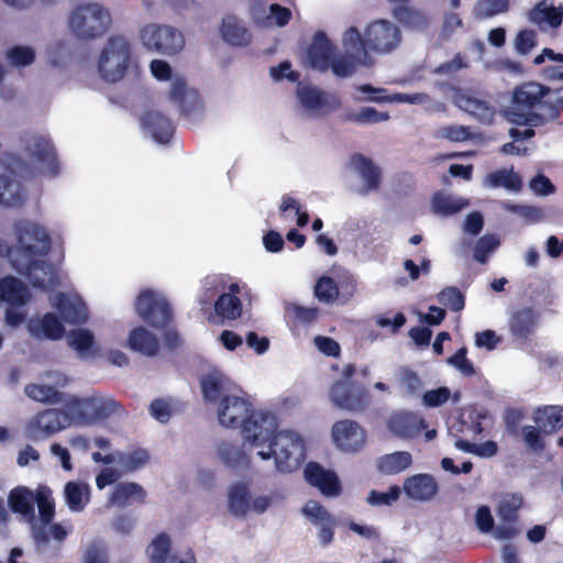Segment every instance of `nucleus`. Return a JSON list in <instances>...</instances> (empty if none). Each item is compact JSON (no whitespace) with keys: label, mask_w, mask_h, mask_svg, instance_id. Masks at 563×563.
<instances>
[{"label":"nucleus","mask_w":563,"mask_h":563,"mask_svg":"<svg viewBox=\"0 0 563 563\" xmlns=\"http://www.w3.org/2000/svg\"><path fill=\"white\" fill-rule=\"evenodd\" d=\"M563 110V88L555 90L537 81L516 86L506 117L514 124L509 135L526 141L536 135L534 128L555 120Z\"/></svg>","instance_id":"1"},{"label":"nucleus","mask_w":563,"mask_h":563,"mask_svg":"<svg viewBox=\"0 0 563 563\" xmlns=\"http://www.w3.org/2000/svg\"><path fill=\"white\" fill-rule=\"evenodd\" d=\"M111 23L109 10L98 3L79 4L68 16L70 32L78 40L85 41L101 37Z\"/></svg>","instance_id":"2"},{"label":"nucleus","mask_w":563,"mask_h":563,"mask_svg":"<svg viewBox=\"0 0 563 563\" xmlns=\"http://www.w3.org/2000/svg\"><path fill=\"white\" fill-rule=\"evenodd\" d=\"M277 500V493L253 496L250 484L244 481L234 482L227 489L228 510L235 518H245L251 514L262 515Z\"/></svg>","instance_id":"3"},{"label":"nucleus","mask_w":563,"mask_h":563,"mask_svg":"<svg viewBox=\"0 0 563 563\" xmlns=\"http://www.w3.org/2000/svg\"><path fill=\"white\" fill-rule=\"evenodd\" d=\"M67 402L73 423L77 426L96 424L120 410L119 404L108 395L93 394L84 398L67 396Z\"/></svg>","instance_id":"4"},{"label":"nucleus","mask_w":563,"mask_h":563,"mask_svg":"<svg viewBox=\"0 0 563 563\" xmlns=\"http://www.w3.org/2000/svg\"><path fill=\"white\" fill-rule=\"evenodd\" d=\"M130 62L131 47L129 42L123 36L113 35L108 38L100 54L98 70L103 80L117 82L124 77Z\"/></svg>","instance_id":"5"},{"label":"nucleus","mask_w":563,"mask_h":563,"mask_svg":"<svg viewBox=\"0 0 563 563\" xmlns=\"http://www.w3.org/2000/svg\"><path fill=\"white\" fill-rule=\"evenodd\" d=\"M342 175L346 180H357L354 191L360 196H367L379 189L382 170L368 156L354 153L343 165Z\"/></svg>","instance_id":"6"},{"label":"nucleus","mask_w":563,"mask_h":563,"mask_svg":"<svg viewBox=\"0 0 563 563\" xmlns=\"http://www.w3.org/2000/svg\"><path fill=\"white\" fill-rule=\"evenodd\" d=\"M67 400L62 408L45 409L31 417L24 426L26 437L45 440L73 426Z\"/></svg>","instance_id":"7"},{"label":"nucleus","mask_w":563,"mask_h":563,"mask_svg":"<svg viewBox=\"0 0 563 563\" xmlns=\"http://www.w3.org/2000/svg\"><path fill=\"white\" fill-rule=\"evenodd\" d=\"M305 460V442L300 434L291 430L279 431L275 438L274 461L280 473L297 470Z\"/></svg>","instance_id":"8"},{"label":"nucleus","mask_w":563,"mask_h":563,"mask_svg":"<svg viewBox=\"0 0 563 563\" xmlns=\"http://www.w3.org/2000/svg\"><path fill=\"white\" fill-rule=\"evenodd\" d=\"M135 310L140 318L155 328L165 327L172 319V308L164 294L150 288L140 291Z\"/></svg>","instance_id":"9"},{"label":"nucleus","mask_w":563,"mask_h":563,"mask_svg":"<svg viewBox=\"0 0 563 563\" xmlns=\"http://www.w3.org/2000/svg\"><path fill=\"white\" fill-rule=\"evenodd\" d=\"M23 172L32 176L54 178L60 172V164L51 143H31L24 162L20 161Z\"/></svg>","instance_id":"10"},{"label":"nucleus","mask_w":563,"mask_h":563,"mask_svg":"<svg viewBox=\"0 0 563 563\" xmlns=\"http://www.w3.org/2000/svg\"><path fill=\"white\" fill-rule=\"evenodd\" d=\"M16 232L18 244L15 247L26 265L32 262V257L43 256L48 252L51 241L42 225L33 222H23L18 225Z\"/></svg>","instance_id":"11"},{"label":"nucleus","mask_w":563,"mask_h":563,"mask_svg":"<svg viewBox=\"0 0 563 563\" xmlns=\"http://www.w3.org/2000/svg\"><path fill=\"white\" fill-rule=\"evenodd\" d=\"M141 40L145 47L164 55H174L185 45L183 33L168 25L144 26L141 31Z\"/></svg>","instance_id":"12"},{"label":"nucleus","mask_w":563,"mask_h":563,"mask_svg":"<svg viewBox=\"0 0 563 563\" xmlns=\"http://www.w3.org/2000/svg\"><path fill=\"white\" fill-rule=\"evenodd\" d=\"M24 174L20 159L8 157L0 162V205L16 207L23 202L24 190L16 177Z\"/></svg>","instance_id":"13"},{"label":"nucleus","mask_w":563,"mask_h":563,"mask_svg":"<svg viewBox=\"0 0 563 563\" xmlns=\"http://www.w3.org/2000/svg\"><path fill=\"white\" fill-rule=\"evenodd\" d=\"M354 367L346 365L343 368V380L335 382L330 389V398L332 402L347 411H358L367 406L366 391L362 388H352L347 383L354 374Z\"/></svg>","instance_id":"14"},{"label":"nucleus","mask_w":563,"mask_h":563,"mask_svg":"<svg viewBox=\"0 0 563 563\" xmlns=\"http://www.w3.org/2000/svg\"><path fill=\"white\" fill-rule=\"evenodd\" d=\"M400 42V30L388 20H376L365 30V43L372 52L390 53Z\"/></svg>","instance_id":"15"},{"label":"nucleus","mask_w":563,"mask_h":563,"mask_svg":"<svg viewBox=\"0 0 563 563\" xmlns=\"http://www.w3.org/2000/svg\"><path fill=\"white\" fill-rule=\"evenodd\" d=\"M297 97L301 107L313 117H322L338 110L341 99L336 93L325 92L314 86H300Z\"/></svg>","instance_id":"16"},{"label":"nucleus","mask_w":563,"mask_h":563,"mask_svg":"<svg viewBox=\"0 0 563 563\" xmlns=\"http://www.w3.org/2000/svg\"><path fill=\"white\" fill-rule=\"evenodd\" d=\"M331 439L338 450L345 453H355L365 446L367 433L356 421L344 419L333 423Z\"/></svg>","instance_id":"17"},{"label":"nucleus","mask_w":563,"mask_h":563,"mask_svg":"<svg viewBox=\"0 0 563 563\" xmlns=\"http://www.w3.org/2000/svg\"><path fill=\"white\" fill-rule=\"evenodd\" d=\"M49 303L62 316L63 320L69 324L85 323L89 319L87 303L76 291L55 292L48 298Z\"/></svg>","instance_id":"18"},{"label":"nucleus","mask_w":563,"mask_h":563,"mask_svg":"<svg viewBox=\"0 0 563 563\" xmlns=\"http://www.w3.org/2000/svg\"><path fill=\"white\" fill-rule=\"evenodd\" d=\"M252 412L251 404L235 393L225 395L217 408V418L220 426L227 429L241 428Z\"/></svg>","instance_id":"19"},{"label":"nucleus","mask_w":563,"mask_h":563,"mask_svg":"<svg viewBox=\"0 0 563 563\" xmlns=\"http://www.w3.org/2000/svg\"><path fill=\"white\" fill-rule=\"evenodd\" d=\"M278 420L275 413L258 410L252 411L241 426L244 444L255 440H265L277 435Z\"/></svg>","instance_id":"20"},{"label":"nucleus","mask_w":563,"mask_h":563,"mask_svg":"<svg viewBox=\"0 0 563 563\" xmlns=\"http://www.w3.org/2000/svg\"><path fill=\"white\" fill-rule=\"evenodd\" d=\"M169 99L179 107L180 112L188 119H196L203 112V103L200 95L195 89H189L181 77H176L170 86Z\"/></svg>","instance_id":"21"},{"label":"nucleus","mask_w":563,"mask_h":563,"mask_svg":"<svg viewBox=\"0 0 563 563\" xmlns=\"http://www.w3.org/2000/svg\"><path fill=\"white\" fill-rule=\"evenodd\" d=\"M49 384H30L25 386V394L32 400L43 404H63L67 400V397L57 390L59 387H64L67 384V378L60 373H48L47 375Z\"/></svg>","instance_id":"22"},{"label":"nucleus","mask_w":563,"mask_h":563,"mask_svg":"<svg viewBox=\"0 0 563 563\" xmlns=\"http://www.w3.org/2000/svg\"><path fill=\"white\" fill-rule=\"evenodd\" d=\"M388 431L399 439H412L424 429V420L411 411H395L386 420Z\"/></svg>","instance_id":"23"},{"label":"nucleus","mask_w":563,"mask_h":563,"mask_svg":"<svg viewBox=\"0 0 563 563\" xmlns=\"http://www.w3.org/2000/svg\"><path fill=\"white\" fill-rule=\"evenodd\" d=\"M394 4L391 9L393 18L405 29L413 31H424L429 26V16L427 13L413 5L411 0H387Z\"/></svg>","instance_id":"24"},{"label":"nucleus","mask_w":563,"mask_h":563,"mask_svg":"<svg viewBox=\"0 0 563 563\" xmlns=\"http://www.w3.org/2000/svg\"><path fill=\"white\" fill-rule=\"evenodd\" d=\"M214 454L217 459L227 467L243 468L251 463V453L247 451V445L231 441L220 440L214 445Z\"/></svg>","instance_id":"25"},{"label":"nucleus","mask_w":563,"mask_h":563,"mask_svg":"<svg viewBox=\"0 0 563 563\" xmlns=\"http://www.w3.org/2000/svg\"><path fill=\"white\" fill-rule=\"evenodd\" d=\"M527 19L541 31L558 29L563 22V7H554L552 0H541L527 12Z\"/></svg>","instance_id":"26"},{"label":"nucleus","mask_w":563,"mask_h":563,"mask_svg":"<svg viewBox=\"0 0 563 563\" xmlns=\"http://www.w3.org/2000/svg\"><path fill=\"white\" fill-rule=\"evenodd\" d=\"M306 481L328 497H338L341 485L335 473L324 470L318 463H309L305 468Z\"/></svg>","instance_id":"27"},{"label":"nucleus","mask_w":563,"mask_h":563,"mask_svg":"<svg viewBox=\"0 0 563 563\" xmlns=\"http://www.w3.org/2000/svg\"><path fill=\"white\" fill-rule=\"evenodd\" d=\"M27 331L38 340L58 341L65 334V327L56 313L47 312L42 317L30 319Z\"/></svg>","instance_id":"28"},{"label":"nucleus","mask_w":563,"mask_h":563,"mask_svg":"<svg viewBox=\"0 0 563 563\" xmlns=\"http://www.w3.org/2000/svg\"><path fill=\"white\" fill-rule=\"evenodd\" d=\"M203 398L214 402L221 400L225 395L233 394L234 383L221 371L210 369L200 380Z\"/></svg>","instance_id":"29"},{"label":"nucleus","mask_w":563,"mask_h":563,"mask_svg":"<svg viewBox=\"0 0 563 563\" xmlns=\"http://www.w3.org/2000/svg\"><path fill=\"white\" fill-rule=\"evenodd\" d=\"M335 47L327 37L325 33L318 31L310 44L307 55L312 68L325 71L330 68V60L334 55Z\"/></svg>","instance_id":"30"},{"label":"nucleus","mask_w":563,"mask_h":563,"mask_svg":"<svg viewBox=\"0 0 563 563\" xmlns=\"http://www.w3.org/2000/svg\"><path fill=\"white\" fill-rule=\"evenodd\" d=\"M402 490L409 499L429 501L438 492V483L429 474H416L405 479Z\"/></svg>","instance_id":"31"},{"label":"nucleus","mask_w":563,"mask_h":563,"mask_svg":"<svg viewBox=\"0 0 563 563\" xmlns=\"http://www.w3.org/2000/svg\"><path fill=\"white\" fill-rule=\"evenodd\" d=\"M146 493L136 483L123 482L115 484L110 493L108 505L110 507L125 508L145 500Z\"/></svg>","instance_id":"32"},{"label":"nucleus","mask_w":563,"mask_h":563,"mask_svg":"<svg viewBox=\"0 0 563 563\" xmlns=\"http://www.w3.org/2000/svg\"><path fill=\"white\" fill-rule=\"evenodd\" d=\"M126 346L142 355L155 356L159 351V341L147 328L139 325L129 332Z\"/></svg>","instance_id":"33"},{"label":"nucleus","mask_w":563,"mask_h":563,"mask_svg":"<svg viewBox=\"0 0 563 563\" xmlns=\"http://www.w3.org/2000/svg\"><path fill=\"white\" fill-rule=\"evenodd\" d=\"M240 286L230 284L214 302V311L224 320H235L242 314V302L238 297Z\"/></svg>","instance_id":"34"},{"label":"nucleus","mask_w":563,"mask_h":563,"mask_svg":"<svg viewBox=\"0 0 563 563\" xmlns=\"http://www.w3.org/2000/svg\"><path fill=\"white\" fill-rule=\"evenodd\" d=\"M16 272L26 275L34 287L48 288L58 283L53 266L37 257H32V262L25 265V268Z\"/></svg>","instance_id":"35"},{"label":"nucleus","mask_w":563,"mask_h":563,"mask_svg":"<svg viewBox=\"0 0 563 563\" xmlns=\"http://www.w3.org/2000/svg\"><path fill=\"white\" fill-rule=\"evenodd\" d=\"M68 345L81 360L93 358L99 354V347L93 333L85 328L74 329L67 334Z\"/></svg>","instance_id":"36"},{"label":"nucleus","mask_w":563,"mask_h":563,"mask_svg":"<svg viewBox=\"0 0 563 563\" xmlns=\"http://www.w3.org/2000/svg\"><path fill=\"white\" fill-rule=\"evenodd\" d=\"M63 493L65 504L71 512H81L90 501V486L80 479L67 482Z\"/></svg>","instance_id":"37"},{"label":"nucleus","mask_w":563,"mask_h":563,"mask_svg":"<svg viewBox=\"0 0 563 563\" xmlns=\"http://www.w3.org/2000/svg\"><path fill=\"white\" fill-rule=\"evenodd\" d=\"M142 125L154 141H170L175 126L164 114L156 111H147L142 117Z\"/></svg>","instance_id":"38"},{"label":"nucleus","mask_w":563,"mask_h":563,"mask_svg":"<svg viewBox=\"0 0 563 563\" xmlns=\"http://www.w3.org/2000/svg\"><path fill=\"white\" fill-rule=\"evenodd\" d=\"M357 90L364 93H374L375 96L368 97L366 100L372 102H398V103H421L427 99L426 93H404L396 92L393 95H386L385 88H376L369 84H364L357 87Z\"/></svg>","instance_id":"39"},{"label":"nucleus","mask_w":563,"mask_h":563,"mask_svg":"<svg viewBox=\"0 0 563 563\" xmlns=\"http://www.w3.org/2000/svg\"><path fill=\"white\" fill-rule=\"evenodd\" d=\"M0 298L9 306H24L30 300L31 294L23 282L7 276L0 279Z\"/></svg>","instance_id":"40"},{"label":"nucleus","mask_w":563,"mask_h":563,"mask_svg":"<svg viewBox=\"0 0 563 563\" xmlns=\"http://www.w3.org/2000/svg\"><path fill=\"white\" fill-rule=\"evenodd\" d=\"M251 12L254 22L260 26H285L291 19V11L278 3L272 4L267 14L260 4H254Z\"/></svg>","instance_id":"41"},{"label":"nucleus","mask_w":563,"mask_h":563,"mask_svg":"<svg viewBox=\"0 0 563 563\" xmlns=\"http://www.w3.org/2000/svg\"><path fill=\"white\" fill-rule=\"evenodd\" d=\"M538 321L537 312L529 307L515 310L509 318V331L518 339H527L534 330Z\"/></svg>","instance_id":"42"},{"label":"nucleus","mask_w":563,"mask_h":563,"mask_svg":"<svg viewBox=\"0 0 563 563\" xmlns=\"http://www.w3.org/2000/svg\"><path fill=\"white\" fill-rule=\"evenodd\" d=\"M455 103L460 109L477 118L481 122H490L495 114V109L488 101L477 99L467 93H457Z\"/></svg>","instance_id":"43"},{"label":"nucleus","mask_w":563,"mask_h":563,"mask_svg":"<svg viewBox=\"0 0 563 563\" xmlns=\"http://www.w3.org/2000/svg\"><path fill=\"white\" fill-rule=\"evenodd\" d=\"M412 464V455L408 451H395L384 454L376 461L379 473L384 475H396L408 470Z\"/></svg>","instance_id":"44"},{"label":"nucleus","mask_w":563,"mask_h":563,"mask_svg":"<svg viewBox=\"0 0 563 563\" xmlns=\"http://www.w3.org/2000/svg\"><path fill=\"white\" fill-rule=\"evenodd\" d=\"M222 38L234 46H244L250 43L251 35L243 23L232 14L223 18L221 24Z\"/></svg>","instance_id":"45"},{"label":"nucleus","mask_w":563,"mask_h":563,"mask_svg":"<svg viewBox=\"0 0 563 563\" xmlns=\"http://www.w3.org/2000/svg\"><path fill=\"white\" fill-rule=\"evenodd\" d=\"M173 539L166 532L157 533L147 544L145 556L148 563H170Z\"/></svg>","instance_id":"46"},{"label":"nucleus","mask_w":563,"mask_h":563,"mask_svg":"<svg viewBox=\"0 0 563 563\" xmlns=\"http://www.w3.org/2000/svg\"><path fill=\"white\" fill-rule=\"evenodd\" d=\"M466 198L446 192H438L432 199V211L442 217L453 216L468 206Z\"/></svg>","instance_id":"47"},{"label":"nucleus","mask_w":563,"mask_h":563,"mask_svg":"<svg viewBox=\"0 0 563 563\" xmlns=\"http://www.w3.org/2000/svg\"><path fill=\"white\" fill-rule=\"evenodd\" d=\"M483 186L489 188L503 187L506 190L517 192L522 187V180L512 169L503 168L488 174L483 179Z\"/></svg>","instance_id":"48"},{"label":"nucleus","mask_w":563,"mask_h":563,"mask_svg":"<svg viewBox=\"0 0 563 563\" xmlns=\"http://www.w3.org/2000/svg\"><path fill=\"white\" fill-rule=\"evenodd\" d=\"M33 537L40 551H44L51 539L62 542L66 539L68 530L58 523L42 525L32 523Z\"/></svg>","instance_id":"49"},{"label":"nucleus","mask_w":563,"mask_h":563,"mask_svg":"<svg viewBox=\"0 0 563 563\" xmlns=\"http://www.w3.org/2000/svg\"><path fill=\"white\" fill-rule=\"evenodd\" d=\"M34 501L35 496L33 493L24 487L13 489L9 495V505L14 512L23 515L27 519L34 518Z\"/></svg>","instance_id":"50"},{"label":"nucleus","mask_w":563,"mask_h":563,"mask_svg":"<svg viewBox=\"0 0 563 563\" xmlns=\"http://www.w3.org/2000/svg\"><path fill=\"white\" fill-rule=\"evenodd\" d=\"M35 500L38 508V519L33 518V523L38 526L51 523L54 517V500L52 490L48 487L40 486L36 489Z\"/></svg>","instance_id":"51"},{"label":"nucleus","mask_w":563,"mask_h":563,"mask_svg":"<svg viewBox=\"0 0 563 563\" xmlns=\"http://www.w3.org/2000/svg\"><path fill=\"white\" fill-rule=\"evenodd\" d=\"M449 400H452L453 404H457L461 400V395L459 391L452 393L448 387H438L434 389L427 390L421 396V404L427 408H437Z\"/></svg>","instance_id":"52"},{"label":"nucleus","mask_w":563,"mask_h":563,"mask_svg":"<svg viewBox=\"0 0 563 563\" xmlns=\"http://www.w3.org/2000/svg\"><path fill=\"white\" fill-rule=\"evenodd\" d=\"M117 464L125 472H133L143 467L148 461V453L144 449H134L117 454Z\"/></svg>","instance_id":"53"},{"label":"nucleus","mask_w":563,"mask_h":563,"mask_svg":"<svg viewBox=\"0 0 563 563\" xmlns=\"http://www.w3.org/2000/svg\"><path fill=\"white\" fill-rule=\"evenodd\" d=\"M536 422L545 433L552 432L563 424V408L551 406L539 410L536 416Z\"/></svg>","instance_id":"54"},{"label":"nucleus","mask_w":563,"mask_h":563,"mask_svg":"<svg viewBox=\"0 0 563 563\" xmlns=\"http://www.w3.org/2000/svg\"><path fill=\"white\" fill-rule=\"evenodd\" d=\"M522 505V497L518 494H504L497 505V515L501 521H515L517 512Z\"/></svg>","instance_id":"55"},{"label":"nucleus","mask_w":563,"mask_h":563,"mask_svg":"<svg viewBox=\"0 0 563 563\" xmlns=\"http://www.w3.org/2000/svg\"><path fill=\"white\" fill-rule=\"evenodd\" d=\"M509 0H477L474 14L478 19H489L509 11Z\"/></svg>","instance_id":"56"},{"label":"nucleus","mask_w":563,"mask_h":563,"mask_svg":"<svg viewBox=\"0 0 563 563\" xmlns=\"http://www.w3.org/2000/svg\"><path fill=\"white\" fill-rule=\"evenodd\" d=\"M302 515L316 527L332 522V515L319 503L309 500L302 507Z\"/></svg>","instance_id":"57"},{"label":"nucleus","mask_w":563,"mask_h":563,"mask_svg":"<svg viewBox=\"0 0 563 563\" xmlns=\"http://www.w3.org/2000/svg\"><path fill=\"white\" fill-rule=\"evenodd\" d=\"M314 294L320 301L332 303L339 296L336 283L329 276H322L318 279Z\"/></svg>","instance_id":"58"},{"label":"nucleus","mask_w":563,"mask_h":563,"mask_svg":"<svg viewBox=\"0 0 563 563\" xmlns=\"http://www.w3.org/2000/svg\"><path fill=\"white\" fill-rule=\"evenodd\" d=\"M398 386L402 396L412 397L418 395L422 389V382L416 373L404 371L399 376Z\"/></svg>","instance_id":"59"},{"label":"nucleus","mask_w":563,"mask_h":563,"mask_svg":"<svg viewBox=\"0 0 563 563\" xmlns=\"http://www.w3.org/2000/svg\"><path fill=\"white\" fill-rule=\"evenodd\" d=\"M499 245V239L495 235L482 236L474 250V258L479 263H485L490 253H493Z\"/></svg>","instance_id":"60"},{"label":"nucleus","mask_w":563,"mask_h":563,"mask_svg":"<svg viewBox=\"0 0 563 563\" xmlns=\"http://www.w3.org/2000/svg\"><path fill=\"white\" fill-rule=\"evenodd\" d=\"M8 60L13 66H29L35 59V53L31 47L14 46L8 51Z\"/></svg>","instance_id":"61"},{"label":"nucleus","mask_w":563,"mask_h":563,"mask_svg":"<svg viewBox=\"0 0 563 563\" xmlns=\"http://www.w3.org/2000/svg\"><path fill=\"white\" fill-rule=\"evenodd\" d=\"M275 438L276 435L265 440L261 439L251 441L246 444L247 451H254L255 455L260 457L262 461H268L272 457L274 459Z\"/></svg>","instance_id":"62"},{"label":"nucleus","mask_w":563,"mask_h":563,"mask_svg":"<svg viewBox=\"0 0 563 563\" xmlns=\"http://www.w3.org/2000/svg\"><path fill=\"white\" fill-rule=\"evenodd\" d=\"M343 44L347 51L355 53L365 52L367 49L365 34L362 35L355 26H351L345 31L343 35Z\"/></svg>","instance_id":"63"},{"label":"nucleus","mask_w":563,"mask_h":563,"mask_svg":"<svg viewBox=\"0 0 563 563\" xmlns=\"http://www.w3.org/2000/svg\"><path fill=\"white\" fill-rule=\"evenodd\" d=\"M225 289L223 283H222V279L218 276H210V277H207L203 282V286H202V294L200 296V303L202 306H208L213 297L219 292V291H223Z\"/></svg>","instance_id":"64"}]
</instances>
